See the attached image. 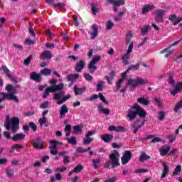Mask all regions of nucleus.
Returning a JSON list of instances; mask_svg holds the SVG:
<instances>
[{"label": "nucleus", "mask_w": 182, "mask_h": 182, "mask_svg": "<svg viewBox=\"0 0 182 182\" xmlns=\"http://www.w3.org/2000/svg\"><path fill=\"white\" fill-rule=\"evenodd\" d=\"M137 116H139L141 119H144L147 116V113L139 104L136 103L127 112V119L129 122H133Z\"/></svg>", "instance_id": "nucleus-1"}, {"label": "nucleus", "mask_w": 182, "mask_h": 182, "mask_svg": "<svg viewBox=\"0 0 182 182\" xmlns=\"http://www.w3.org/2000/svg\"><path fill=\"white\" fill-rule=\"evenodd\" d=\"M132 38H133V35L132 33L127 34V38L125 39L126 44L129 45H129L126 53L122 57V62L125 65H130L131 63L129 59H130V53L133 52V46H134V43L132 42Z\"/></svg>", "instance_id": "nucleus-2"}, {"label": "nucleus", "mask_w": 182, "mask_h": 182, "mask_svg": "<svg viewBox=\"0 0 182 182\" xmlns=\"http://www.w3.org/2000/svg\"><path fill=\"white\" fill-rule=\"evenodd\" d=\"M120 154L117 151L114 150V151L109 154V161L105 164L104 168H109L111 166V168H114L120 166Z\"/></svg>", "instance_id": "nucleus-3"}, {"label": "nucleus", "mask_w": 182, "mask_h": 182, "mask_svg": "<svg viewBox=\"0 0 182 182\" xmlns=\"http://www.w3.org/2000/svg\"><path fill=\"white\" fill-rule=\"evenodd\" d=\"M145 83H149L147 80H144L142 77H137L135 80L129 78L127 81V85L131 86V90H134L139 85H143Z\"/></svg>", "instance_id": "nucleus-4"}, {"label": "nucleus", "mask_w": 182, "mask_h": 182, "mask_svg": "<svg viewBox=\"0 0 182 182\" xmlns=\"http://www.w3.org/2000/svg\"><path fill=\"white\" fill-rule=\"evenodd\" d=\"M64 85L60 83V85H55L47 87L43 95V98L46 99L49 96V93H53L55 92H59V90H63Z\"/></svg>", "instance_id": "nucleus-5"}, {"label": "nucleus", "mask_w": 182, "mask_h": 182, "mask_svg": "<svg viewBox=\"0 0 182 182\" xmlns=\"http://www.w3.org/2000/svg\"><path fill=\"white\" fill-rule=\"evenodd\" d=\"M65 91H60L54 95L53 100H58L57 105H63V103H65V102H67V100H69V99H70V95L63 96V95H65Z\"/></svg>", "instance_id": "nucleus-6"}, {"label": "nucleus", "mask_w": 182, "mask_h": 182, "mask_svg": "<svg viewBox=\"0 0 182 182\" xmlns=\"http://www.w3.org/2000/svg\"><path fill=\"white\" fill-rule=\"evenodd\" d=\"M102 59V56L100 55H94L90 63L88 64V69L90 73H95L96 72L97 67L96 66V63L100 61Z\"/></svg>", "instance_id": "nucleus-7"}, {"label": "nucleus", "mask_w": 182, "mask_h": 182, "mask_svg": "<svg viewBox=\"0 0 182 182\" xmlns=\"http://www.w3.org/2000/svg\"><path fill=\"white\" fill-rule=\"evenodd\" d=\"M166 11L164 9H157L154 12L155 22L159 23H164V16L166 15Z\"/></svg>", "instance_id": "nucleus-8"}, {"label": "nucleus", "mask_w": 182, "mask_h": 182, "mask_svg": "<svg viewBox=\"0 0 182 182\" xmlns=\"http://www.w3.org/2000/svg\"><path fill=\"white\" fill-rule=\"evenodd\" d=\"M107 4L109 5L113 6V11L114 12H118L119 6H122V5H124L126 4V0H107Z\"/></svg>", "instance_id": "nucleus-9"}, {"label": "nucleus", "mask_w": 182, "mask_h": 182, "mask_svg": "<svg viewBox=\"0 0 182 182\" xmlns=\"http://www.w3.org/2000/svg\"><path fill=\"white\" fill-rule=\"evenodd\" d=\"M49 143L51 144L49 146L50 154L56 156L58 154V144H62L59 141L50 140Z\"/></svg>", "instance_id": "nucleus-10"}, {"label": "nucleus", "mask_w": 182, "mask_h": 182, "mask_svg": "<svg viewBox=\"0 0 182 182\" xmlns=\"http://www.w3.org/2000/svg\"><path fill=\"white\" fill-rule=\"evenodd\" d=\"M0 95H2L3 96V97L0 99V103H2V102L5 101L6 99L13 100L14 102H16V103H19V99H18V97H16V95H14V94H6L5 92H0Z\"/></svg>", "instance_id": "nucleus-11"}, {"label": "nucleus", "mask_w": 182, "mask_h": 182, "mask_svg": "<svg viewBox=\"0 0 182 182\" xmlns=\"http://www.w3.org/2000/svg\"><path fill=\"white\" fill-rule=\"evenodd\" d=\"M132 156H133V154L132 153V151H129V150L124 151V153L121 158L122 164L124 166L127 164L130 161V160H132Z\"/></svg>", "instance_id": "nucleus-12"}, {"label": "nucleus", "mask_w": 182, "mask_h": 182, "mask_svg": "<svg viewBox=\"0 0 182 182\" xmlns=\"http://www.w3.org/2000/svg\"><path fill=\"white\" fill-rule=\"evenodd\" d=\"M11 132L16 133L19 130V118L14 117L11 119Z\"/></svg>", "instance_id": "nucleus-13"}, {"label": "nucleus", "mask_w": 182, "mask_h": 182, "mask_svg": "<svg viewBox=\"0 0 182 182\" xmlns=\"http://www.w3.org/2000/svg\"><path fill=\"white\" fill-rule=\"evenodd\" d=\"M33 149H38L39 150H43L45 147L43 146V142L41 137H37L31 140Z\"/></svg>", "instance_id": "nucleus-14"}, {"label": "nucleus", "mask_w": 182, "mask_h": 182, "mask_svg": "<svg viewBox=\"0 0 182 182\" xmlns=\"http://www.w3.org/2000/svg\"><path fill=\"white\" fill-rule=\"evenodd\" d=\"M1 69L4 73H5L6 76H7L9 79H11L12 82H14L15 83L18 82V80H16V78L12 76V74H11V70H9V69L8 68V67H6V65H2Z\"/></svg>", "instance_id": "nucleus-15"}, {"label": "nucleus", "mask_w": 182, "mask_h": 182, "mask_svg": "<svg viewBox=\"0 0 182 182\" xmlns=\"http://www.w3.org/2000/svg\"><path fill=\"white\" fill-rule=\"evenodd\" d=\"M95 134L96 132L95 131H88L85 134L86 139H83L82 144L85 145L92 143V141H93V138H91L90 136H93Z\"/></svg>", "instance_id": "nucleus-16"}, {"label": "nucleus", "mask_w": 182, "mask_h": 182, "mask_svg": "<svg viewBox=\"0 0 182 182\" xmlns=\"http://www.w3.org/2000/svg\"><path fill=\"white\" fill-rule=\"evenodd\" d=\"M86 66V62L83 60H80L78 63H76L75 66V70L77 73H80Z\"/></svg>", "instance_id": "nucleus-17"}, {"label": "nucleus", "mask_w": 182, "mask_h": 182, "mask_svg": "<svg viewBox=\"0 0 182 182\" xmlns=\"http://www.w3.org/2000/svg\"><path fill=\"white\" fill-rule=\"evenodd\" d=\"M30 79H31V80H34L35 82H42V76L41 75V74L36 73V72H32L31 73Z\"/></svg>", "instance_id": "nucleus-18"}, {"label": "nucleus", "mask_w": 182, "mask_h": 182, "mask_svg": "<svg viewBox=\"0 0 182 182\" xmlns=\"http://www.w3.org/2000/svg\"><path fill=\"white\" fill-rule=\"evenodd\" d=\"M52 58H53V55L50 53V50H44L40 55V59H41V60H45V59H52Z\"/></svg>", "instance_id": "nucleus-19"}, {"label": "nucleus", "mask_w": 182, "mask_h": 182, "mask_svg": "<svg viewBox=\"0 0 182 182\" xmlns=\"http://www.w3.org/2000/svg\"><path fill=\"white\" fill-rule=\"evenodd\" d=\"M25 134L22 133H17L14 134L11 139L14 140V141H21V140H25Z\"/></svg>", "instance_id": "nucleus-20"}, {"label": "nucleus", "mask_w": 182, "mask_h": 182, "mask_svg": "<svg viewBox=\"0 0 182 182\" xmlns=\"http://www.w3.org/2000/svg\"><path fill=\"white\" fill-rule=\"evenodd\" d=\"M174 52L173 49H171V46H168L166 48L162 50L160 53L163 54V53H166L165 54V58H168L170 56V55H171Z\"/></svg>", "instance_id": "nucleus-21"}, {"label": "nucleus", "mask_w": 182, "mask_h": 182, "mask_svg": "<svg viewBox=\"0 0 182 182\" xmlns=\"http://www.w3.org/2000/svg\"><path fill=\"white\" fill-rule=\"evenodd\" d=\"M162 166L164 167L162 173L161 175V178H166V177H167V176H168V173H169V170H168V166H167V164L166 163H163Z\"/></svg>", "instance_id": "nucleus-22"}, {"label": "nucleus", "mask_w": 182, "mask_h": 182, "mask_svg": "<svg viewBox=\"0 0 182 182\" xmlns=\"http://www.w3.org/2000/svg\"><path fill=\"white\" fill-rule=\"evenodd\" d=\"M165 148H161L159 149V153L161 156H166L169 153L170 149H171V146L170 145H166L164 146Z\"/></svg>", "instance_id": "nucleus-23"}, {"label": "nucleus", "mask_w": 182, "mask_h": 182, "mask_svg": "<svg viewBox=\"0 0 182 182\" xmlns=\"http://www.w3.org/2000/svg\"><path fill=\"white\" fill-rule=\"evenodd\" d=\"M180 90H182V82H178L176 85L175 88L171 92V95L173 96H176Z\"/></svg>", "instance_id": "nucleus-24"}, {"label": "nucleus", "mask_w": 182, "mask_h": 182, "mask_svg": "<svg viewBox=\"0 0 182 182\" xmlns=\"http://www.w3.org/2000/svg\"><path fill=\"white\" fill-rule=\"evenodd\" d=\"M85 92H86V87L79 88L76 85L74 86V94L75 95V96H77L79 95H83Z\"/></svg>", "instance_id": "nucleus-25"}, {"label": "nucleus", "mask_w": 182, "mask_h": 182, "mask_svg": "<svg viewBox=\"0 0 182 182\" xmlns=\"http://www.w3.org/2000/svg\"><path fill=\"white\" fill-rule=\"evenodd\" d=\"M101 139L105 141V143H109V141H112L113 140V135L110 134H105L101 136Z\"/></svg>", "instance_id": "nucleus-26"}, {"label": "nucleus", "mask_w": 182, "mask_h": 182, "mask_svg": "<svg viewBox=\"0 0 182 182\" xmlns=\"http://www.w3.org/2000/svg\"><path fill=\"white\" fill-rule=\"evenodd\" d=\"M93 32L91 33V39H96V37L99 34V31L97 28V25L93 24L92 26Z\"/></svg>", "instance_id": "nucleus-27"}, {"label": "nucleus", "mask_w": 182, "mask_h": 182, "mask_svg": "<svg viewBox=\"0 0 182 182\" xmlns=\"http://www.w3.org/2000/svg\"><path fill=\"white\" fill-rule=\"evenodd\" d=\"M79 79V74H70L67 75L68 82H76Z\"/></svg>", "instance_id": "nucleus-28"}, {"label": "nucleus", "mask_w": 182, "mask_h": 182, "mask_svg": "<svg viewBox=\"0 0 182 182\" xmlns=\"http://www.w3.org/2000/svg\"><path fill=\"white\" fill-rule=\"evenodd\" d=\"M66 113H69V108L68 107V106H66V105H63L60 109V117H63V116H65Z\"/></svg>", "instance_id": "nucleus-29"}, {"label": "nucleus", "mask_w": 182, "mask_h": 182, "mask_svg": "<svg viewBox=\"0 0 182 182\" xmlns=\"http://www.w3.org/2000/svg\"><path fill=\"white\" fill-rule=\"evenodd\" d=\"M143 126H144V122L140 121V120H137L134 122L132 124L133 129H141Z\"/></svg>", "instance_id": "nucleus-30"}, {"label": "nucleus", "mask_w": 182, "mask_h": 182, "mask_svg": "<svg viewBox=\"0 0 182 182\" xmlns=\"http://www.w3.org/2000/svg\"><path fill=\"white\" fill-rule=\"evenodd\" d=\"M5 89H6V90H7V92L12 91L11 94L14 95V96L18 92L16 89H15V87H14V86H12V85H11V84H8ZM9 95H11V93H9Z\"/></svg>", "instance_id": "nucleus-31"}, {"label": "nucleus", "mask_w": 182, "mask_h": 182, "mask_svg": "<svg viewBox=\"0 0 182 182\" xmlns=\"http://www.w3.org/2000/svg\"><path fill=\"white\" fill-rule=\"evenodd\" d=\"M114 76H116V72L112 71L111 73H109L108 76L106 77V79L107 80V83L109 85H112V80L114 79Z\"/></svg>", "instance_id": "nucleus-32"}, {"label": "nucleus", "mask_w": 182, "mask_h": 182, "mask_svg": "<svg viewBox=\"0 0 182 182\" xmlns=\"http://www.w3.org/2000/svg\"><path fill=\"white\" fill-rule=\"evenodd\" d=\"M137 102L140 105H143L144 106H149V105H150V101H149L147 99H146L144 97L138 98Z\"/></svg>", "instance_id": "nucleus-33"}, {"label": "nucleus", "mask_w": 182, "mask_h": 182, "mask_svg": "<svg viewBox=\"0 0 182 182\" xmlns=\"http://www.w3.org/2000/svg\"><path fill=\"white\" fill-rule=\"evenodd\" d=\"M98 109L100 113H104V114L106 115L109 114L110 113V109L107 108H104L100 104L98 105Z\"/></svg>", "instance_id": "nucleus-34"}, {"label": "nucleus", "mask_w": 182, "mask_h": 182, "mask_svg": "<svg viewBox=\"0 0 182 182\" xmlns=\"http://www.w3.org/2000/svg\"><path fill=\"white\" fill-rule=\"evenodd\" d=\"M151 157L146 154V152H142L139 156V161L141 163L146 161V160H150Z\"/></svg>", "instance_id": "nucleus-35"}, {"label": "nucleus", "mask_w": 182, "mask_h": 182, "mask_svg": "<svg viewBox=\"0 0 182 182\" xmlns=\"http://www.w3.org/2000/svg\"><path fill=\"white\" fill-rule=\"evenodd\" d=\"M41 75L43 76H50L52 74V70L49 68H44L40 71Z\"/></svg>", "instance_id": "nucleus-36"}, {"label": "nucleus", "mask_w": 182, "mask_h": 182, "mask_svg": "<svg viewBox=\"0 0 182 182\" xmlns=\"http://www.w3.org/2000/svg\"><path fill=\"white\" fill-rule=\"evenodd\" d=\"M154 8V5H150L148 4L146 6L144 7L142 9V11L141 14H148V12H150V11H151V9Z\"/></svg>", "instance_id": "nucleus-37"}, {"label": "nucleus", "mask_w": 182, "mask_h": 182, "mask_svg": "<svg viewBox=\"0 0 182 182\" xmlns=\"http://www.w3.org/2000/svg\"><path fill=\"white\" fill-rule=\"evenodd\" d=\"M168 75H169L168 78V85H176V80H174V73H169Z\"/></svg>", "instance_id": "nucleus-38"}, {"label": "nucleus", "mask_w": 182, "mask_h": 182, "mask_svg": "<svg viewBox=\"0 0 182 182\" xmlns=\"http://www.w3.org/2000/svg\"><path fill=\"white\" fill-rule=\"evenodd\" d=\"M65 133L66 137H69V136H70V133H72V125L70 124L65 125Z\"/></svg>", "instance_id": "nucleus-39"}, {"label": "nucleus", "mask_w": 182, "mask_h": 182, "mask_svg": "<svg viewBox=\"0 0 182 182\" xmlns=\"http://www.w3.org/2000/svg\"><path fill=\"white\" fill-rule=\"evenodd\" d=\"M102 163V158H97L92 160V166L95 168H99V164Z\"/></svg>", "instance_id": "nucleus-40"}, {"label": "nucleus", "mask_w": 182, "mask_h": 182, "mask_svg": "<svg viewBox=\"0 0 182 182\" xmlns=\"http://www.w3.org/2000/svg\"><path fill=\"white\" fill-rule=\"evenodd\" d=\"M67 141L68 144H73V146H76L77 144V141L75 136H71L70 139L67 138Z\"/></svg>", "instance_id": "nucleus-41"}, {"label": "nucleus", "mask_w": 182, "mask_h": 182, "mask_svg": "<svg viewBox=\"0 0 182 182\" xmlns=\"http://www.w3.org/2000/svg\"><path fill=\"white\" fill-rule=\"evenodd\" d=\"M149 29H150V25L144 26L141 29V33L142 36H146V33H147V32H149Z\"/></svg>", "instance_id": "nucleus-42"}, {"label": "nucleus", "mask_w": 182, "mask_h": 182, "mask_svg": "<svg viewBox=\"0 0 182 182\" xmlns=\"http://www.w3.org/2000/svg\"><path fill=\"white\" fill-rule=\"evenodd\" d=\"M140 63H138L136 65L129 66L127 69V72L130 70H139V68H140Z\"/></svg>", "instance_id": "nucleus-43"}, {"label": "nucleus", "mask_w": 182, "mask_h": 182, "mask_svg": "<svg viewBox=\"0 0 182 182\" xmlns=\"http://www.w3.org/2000/svg\"><path fill=\"white\" fill-rule=\"evenodd\" d=\"M104 85H105V81H100L97 85V92H102L103 90Z\"/></svg>", "instance_id": "nucleus-44"}, {"label": "nucleus", "mask_w": 182, "mask_h": 182, "mask_svg": "<svg viewBox=\"0 0 182 182\" xmlns=\"http://www.w3.org/2000/svg\"><path fill=\"white\" fill-rule=\"evenodd\" d=\"M74 131L73 132V133L74 134H77V133H82V127H80V126L79 125H75L73 127Z\"/></svg>", "instance_id": "nucleus-45"}, {"label": "nucleus", "mask_w": 182, "mask_h": 182, "mask_svg": "<svg viewBox=\"0 0 182 182\" xmlns=\"http://www.w3.org/2000/svg\"><path fill=\"white\" fill-rule=\"evenodd\" d=\"M179 173H181V165H178V166L175 168V169H174V171H173L172 175H173V176H177V174H178Z\"/></svg>", "instance_id": "nucleus-46"}, {"label": "nucleus", "mask_w": 182, "mask_h": 182, "mask_svg": "<svg viewBox=\"0 0 182 182\" xmlns=\"http://www.w3.org/2000/svg\"><path fill=\"white\" fill-rule=\"evenodd\" d=\"M82 169H83V166L82 164H79L74 168L73 172L80 173V171H82Z\"/></svg>", "instance_id": "nucleus-47"}, {"label": "nucleus", "mask_w": 182, "mask_h": 182, "mask_svg": "<svg viewBox=\"0 0 182 182\" xmlns=\"http://www.w3.org/2000/svg\"><path fill=\"white\" fill-rule=\"evenodd\" d=\"M91 12L93 15H96L99 12V9L93 4H91Z\"/></svg>", "instance_id": "nucleus-48"}, {"label": "nucleus", "mask_w": 182, "mask_h": 182, "mask_svg": "<svg viewBox=\"0 0 182 182\" xmlns=\"http://www.w3.org/2000/svg\"><path fill=\"white\" fill-rule=\"evenodd\" d=\"M165 117H166L165 112L161 111L159 112V114H158L159 120H160V121L164 120Z\"/></svg>", "instance_id": "nucleus-49"}, {"label": "nucleus", "mask_w": 182, "mask_h": 182, "mask_svg": "<svg viewBox=\"0 0 182 182\" xmlns=\"http://www.w3.org/2000/svg\"><path fill=\"white\" fill-rule=\"evenodd\" d=\"M83 77L87 80V82H92V80H93V77H92L89 73H85L83 74Z\"/></svg>", "instance_id": "nucleus-50"}, {"label": "nucleus", "mask_w": 182, "mask_h": 182, "mask_svg": "<svg viewBox=\"0 0 182 182\" xmlns=\"http://www.w3.org/2000/svg\"><path fill=\"white\" fill-rule=\"evenodd\" d=\"M48 122V118L43 117L42 118L39 119V124L41 127H42V126H43V124H46V123Z\"/></svg>", "instance_id": "nucleus-51"}, {"label": "nucleus", "mask_w": 182, "mask_h": 182, "mask_svg": "<svg viewBox=\"0 0 182 182\" xmlns=\"http://www.w3.org/2000/svg\"><path fill=\"white\" fill-rule=\"evenodd\" d=\"M98 97H100V100L102 101L103 103H105V105H109V102H107V100H106V98L105 97L103 94L100 92L98 95Z\"/></svg>", "instance_id": "nucleus-52"}, {"label": "nucleus", "mask_w": 182, "mask_h": 182, "mask_svg": "<svg viewBox=\"0 0 182 182\" xmlns=\"http://www.w3.org/2000/svg\"><path fill=\"white\" fill-rule=\"evenodd\" d=\"M123 78L119 79L117 84H116V87L117 89L115 90V92H117V90H119V89H120V87H122V83H123Z\"/></svg>", "instance_id": "nucleus-53"}, {"label": "nucleus", "mask_w": 182, "mask_h": 182, "mask_svg": "<svg viewBox=\"0 0 182 182\" xmlns=\"http://www.w3.org/2000/svg\"><path fill=\"white\" fill-rule=\"evenodd\" d=\"M28 126L30 129H32L33 132H36L38 130V126L34 122H29Z\"/></svg>", "instance_id": "nucleus-54"}, {"label": "nucleus", "mask_w": 182, "mask_h": 182, "mask_svg": "<svg viewBox=\"0 0 182 182\" xmlns=\"http://www.w3.org/2000/svg\"><path fill=\"white\" fill-rule=\"evenodd\" d=\"M31 60H32V55H29L26 60H24L23 65L26 66H29Z\"/></svg>", "instance_id": "nucleus-55"}, {"label": "nucleus", "mask_w": 182, "mask_h": 182, "mask_svg": "<svg viewBox=\"0 0 182 182\" xmlns=\"http://www.w3.org/2000/svg\"><path fill=\"white\" fill-rule=\"evenodd\" d=\"M117 132H121V133H124V132H126V129L122 127V126H118L116 127V131Z\"/></svg>", "instance_id": "nucleus-56"}, {"label": "nucleus", "mask_w": 182, "mask_h": 182, "mask_svg": "<svg viewBox=\"0 0 182 182\" xmlns=\"http://www.w3.org/2000/svg\"><path fill=\"white\" fill-rule=\"evenodd\" d=\"M28 32L31 34V36H32L33 38H35L36 36V34H35V31L31 26L28 27Z\"/></svg>", "instance_id": "nucleus-57"}, {"label": "nucleus", "mask_w": 182, "mask_h": 182, "mask_svg": "<svg viewBox=\"0 0 182 182\" xmlns=\"http://www.w3.org/2000/svg\"><path fill=\"white\" fill-rule=\"evenodd\" d=\"M63 6H65V4L63 3H57L53 4V8H55V9H56L57 8L61 9L63 8Z\"/></svg>", "instance_id": "nucleus-58"}, {"label": "nucleus", "mask_w": 182, "mask_h": 182, "mask_svg": "<svg viewBox=\"0 0 182 182\" xmlns=\"http://www.w3.org/2000/svg\"><path fill=\"white\" fill-rule=\"evenodd\" d=\"M49 106V102L46 101L41 104L40 107L41 109H46Z\"/></svg>", "instance_id": "nucleus-59"}, {"label": "nucleus", "mask_w": 182, "mask_h": 182, "mask_svg": "<svg viewBox=\"0 0 182 182\" xmlns=\"http://www.w3.org/2000/svg\"><path fill=\"white\" fill-rule=\"evenodd\" d=\"M149 170L144 169V168H141V169H136L134 173L136 174H139V173H147Z\"/></svg>", "instance_id": "nucleus-60"}, {"label": "nucleus", "mask_w": 182, "mask_h": 182, "mask_svg": "<svg viewBox=\"0 0 182 182\" xmlns=\"http://www.w3.org/2000/svg\"><path fill=\"white\" fill-rule=\"evenodd\" d=\"M176 19H177V15L176 14L170 15L168 17V20L170 21V22H174Z\"/></svg>", "instance_id": "nucleus-61"}, {"label": "nucleus", "mask_w": 182, "mask_h": 182, "mask_svg": "<svg viewBox=\"0 0 182 182\" xmlns=\"http://www.w3.org/2000/svg\"><path fill=\"white\" fill-rule=\"evenodd\" d=\"M6 174H7L8 177L14 176V170H12V169H6Z\"/></svg>", "instance_id": "nucleus-62"}, {"label": "nucleus", "mask_w": 182, "mask_h": 182, "mask_svg": "<svg viewBox=\"0 0 182 182\" xmlns=\"http://www.w3.org/2000/svg\"><path fill=\"white\" fill-rule=\"evenodd\" d=\"M116 181H117V178L116 176H114L112 178H107L104 182H116Z\"/></svg>", "instance_id": "nucleus-63"}, {"label": "nucleus", "mask_w": 182, "mask_h": 182, "mask_svg": "<svg viewBox=\"0 0 182 182\" xmlns=\"http://www.w3.org/2000/svg\"><path fill=\"white\" fill-rule=\"evenodd\" d=\"M113 25H114V23L112 21H108L107 24V29L108 31H110V29H112V28H113Z\"/></svg>", "instance_id": "nucleus-64"}]
</instances>
